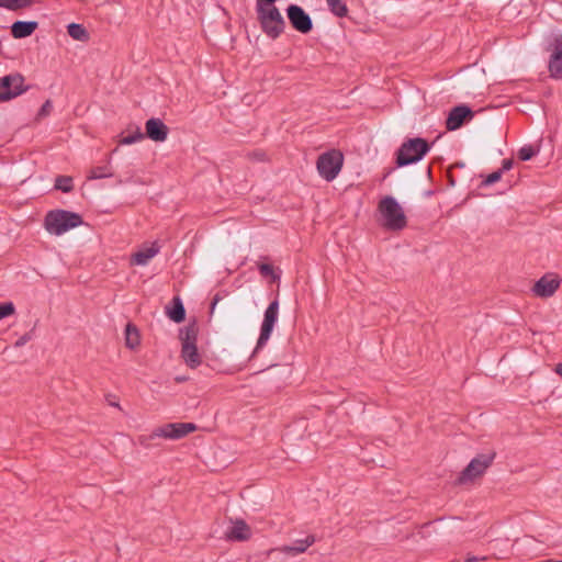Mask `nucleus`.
Returning <instances> with one entry per match:
<instances>
[{
  "label": "nucleus",
  "instance_id": "obj_4",
  "mask_svg": "<svg viewBox=\"0 0 562 562\" xmlns=\"http://www.w3.org/2000/svg\"><path fill=\"white\" fill-rule=\"evenodd\" d=\"M379 212L383 218V226L389 231H401L407 224L402 206L393 196H385L379 202Z\"/></svg>",
  "mask_w": 562,
  "mask_h": 562
},
{
  "label": "nucleus",
  "instance_id": "obj_10",
  "mask_svg": "<svg viewBox=\"0 0 562 562\" xmlns=\"http://www.w3.org/2000/svg\"><path fill=\"white\" fill-rule=\"evenodd\" d=\"M193 423H169L154 429V436L169 440H179L196 430Z\"/></svg>",
  "mask_w": 562,
  "mask_h": 562
},
{
  "label": "nucleus",
  "instance_id": "obj_20",
  "mask_svg": "<svg viewBox=\"0 0 562 562\" xmlns=\"http://www.w3.org/2000/svg\"><path fill=\"white\" fill-rule=\"evenodd\" d=\"M168 317L175 323H181L186 318V308L179 296L172 299V307L167 310Z\"/></svg>",
  "mask_w": 562,
  "mask_h": 562
},
{
  "label": "nucleus",
  "instance_id": "obj_16",
  "mask_svg": "<svg viewBox=\"0 0 562 562\" xmlns=\"http://www.w3.org/2000/svg\"><path fill=\"white\" fill-rule=\"evenodd\" d=\"M251 536L249 526L241 519L236 520L227 530L226 537L233 541H245Z\"/></svg>",
  "mask_w": 562,
  "mask_h": 562
},
{
  "label": "nucleus",
  "instance_id": "obj_5",
  "mask_svg": "<svg viewBox=\"0 0 562 562\" xmlns=\"http://www.w3.org/2000/svg\"><path fill=\"white\" fill-rule=\"evenodd\" d=\"M198 329L195 325H189L180 330L179 338L181 340V358L184 363L191 368H198L201 362V356L196 347Z\"/></svg>",
  "mask_w": 562,
  "mask_h": 562
},
{
  "label": "nucleus",
  "instance_id": "obj_18",
  "mask_svg": "<svg viewBox=\"0 0 562 562\" xmlns=\"http://www.w3.org/2000/svg\"><path fill=\"white\" fill-rule=\"evenodd\" d=\"M548 68L553 79H562V43L555 46L550 56Z\"/></svg>",
  "mask_w": 562,
  "mask_h": 562
},
{
  "label": "nucleus",
  "instance_id": "obj_37",
  "mask_svg": "<svg viewBox=\"0 0 562 562\" xmlns=\"http://www.w3.org/2000/svg\"><path fill=\"white\" fill-rule=\"evenodd\" d=\"M222 300V296L220 293H216L212 300L211 307H210V314L212 315L216 304Z\"/></svg>",
  "mask_w": 562,
  "mask_h": 562
},
{
  "label": "nucleus",
  "instance_id": "obj_21",
  "mask_svg": "<svg viewBox=\"0 0 562 562\" xmlns=\"http://www.w3.org/2000/svg\"><path fill=\"white\" fill-rule=\"evenodd\" d=\"M140 342V339H139V333H138V329L137 327L132 324V323H128L126 326H125V345L127 348L130 349H135Z\"/></svg>",
  "mask_w": 562,
  "mask_h": 562
},
{
  "label": "nucleus",
  "instance_id": "obj_11",
  "mask_svg": "<svg viewBox=\"0 0 562 562\" xmlns=\"http://www.w3.org/2000/svg\"><path fill=\"white\" fill-rule=\"evenodd\" d=\"M288 19L294 30L302 34H307L313 29L311 16L297 4H290L286 8Z\"/></svg>",
  "mask_w": 562,
  "mask_h": 562
},
{
  "label": "nucleus",
  "instance_id": "obj_38",
  "mask_svg": "<svg viewBox=\"0 0 562 562\" xmlns=\"http://www.w3.org/2000/svg\"><path fill=\"white\" fill-rule=\"evenodd\" d=\"M277 0H257V4L261 5H272Z\"/></svg>",
  "mask_w": 562,
  "mask_h": 562
},
{
  "label": "nucleus",
  "instance_id": "obj_32",
  "mask_svg": "<svg viewBox=\"0 0 562 562\" xmlns=\"http://www.w3.org/2000/svg\"><path fill=\"white\" fill-rule=\"evenodd\" d=\"M155 438H159L158 436H154V431L150 434V435H140L138 437V443L145 448V449H150L153 447L151 445V440L155 439Z\"/></svg>",
  "mask_w": 562,
  "mask_h": 562
},
{
  "label": "nucleus",
  "instance_id": "obj_25",
  "mask_svg": "<svg viewBox=\"0 0 562 562\" xmlns=\"http://www.w3.org/2000/svg\"><path fill=\"white\" fill-rule=\"evenodd\" d=\"M55 189L68 193L72 190V178L68 176H58L55 180Z\"/></svg>",
  "mask_w": 562,
  "mask_h": 562
},
{
  "label": "nucleus",
  "instance_id": "obj_42",
  "mask_svg": "<svg viewBox=\"0 0 562 562\" xmlns=\"http://www.w3.org/2000/svg\"><path fill=\"white\" fill-rule=\"evenodd\" d=\"M548 562H562V561H553V560H550V561H548Z\"/></svg>",
  "mask_w": 562,
  "mask_h": 562
},
{
  "label": "nucleus",
  "instance_id": "obj_2",
  "mask_svg": "<svg viewBox=\"0 0 562 562\" xmlns=\"http://www.w3.org/2000/svg\"><path fill=\"white\" fill-rule=\"evenodd\" d=\"M256 12L261 29L268 37L276 40L283 33L285 21L274 4H256Z\"/></svg>",
  "mask_w": 562,
  "mask_h": 562
},
{
  "label": "nucleus",
  "instance_id": "obj_9",
  "mask_svg": "<svg viewBox=\"0 0 562 562\" xmlns=\"http://www.w3.org/2000/svg\"><path fill=\"white\" fill-rule=\"evenodd\" d=\"M24 77L19 74H10L0 78V102L9 101L27 90L23 86Z\"/></svg>",
  "mask_w": 562,
  "mask_h": 562
},
{
  "label": "nucleus",
  "instance_id": "obj_8",
  "mask_svg": "<svg viewBox=\"0 0 562 562\" xmlns=\"http://www.w3.org/2000/svg\"><path fill=\"white\" fill-rule=\"evenodd\" d=\"M278 315H279V301L273 300L265 311L263 321H262V324L260 327V334H259L254 353L258 352L260 349H262L267 345V342L270 339V336L272 334V330L274 328V325L278 322Z\"/></svg>",
  "mask_w": 562,
  "mask_h": 562
},
{
  "label": "nucleus",
  "instance_id": "obj_41",
  "mask_svg": "<svg viewBox=\"0 0 562 562\" xmlns=\"http://www.w3.org/2000/svg\"><path fill=\"white\" fill-rule=\"evenodd\" d=\"M178 382H181V381H184V378L183 376H180V378H177L176 379Z\"/></svg>",
  "mask_w": 562,
  "mask_h": 562
},
{
  "label": "nucleus",
  "instance_id": "obj_12",
  "mask_svg": "<svg viewBox=\"0 0 562 562\" xmlns=\"http://www.w3.org/2000/svg\"><path fill=\"white\" fill-rule=\"evenodd\" d=\"M474 117L472 109L465 104H460L452 108L446 120V128L448 131H456L460 128L464 122Z\"/></svg>",
  "mask_w": 562,
  "mask_h": 562
},
{
  "label": "nucleus",
  "instance_id": "obj_15",
  "mask_svg": "<svg viewBox=\"0 0 562 562\" xmlns=\"http://www.w3.org/2000/svg\"><path fill=\"white\" fill-rule=\"evenodd\" d=\"M160 251V246L154 241L149 247L139 249L132 256V263L137 266H146Z\"/></svg>",
  "mask_w": 562,
  "mask_h": 562
},
{
  "label": "nucleus",
  "instance_id": "obj_35",
  "mask_svg": "<svg viewBox=\"0 0 562 562\" xmlns=\"http://www.w3.org/2000/svg\"><path fill=\"white\" fill-rule=\"evenodd\" d=\"M31 339V335L30 334H25L23 336H21L16 342H15V347H22L24 346L29 340Z\"/></svg>",
  "mask_w": 562,
  "mask_h": 562
},
{
  "label": "nucleus",
  "instance_id": "obj_27",
  "mask_svg": "<svg viewBox=\"0 0 562 562\" xmlns=\"http://www.w3.org/2000/svg\"><path fill=\"white\" fill-rule=\"evenodd\" d=\"M112 177L109 166H98L90 170L89 179H103Z\"/></svg>",
  "mask_w": 562,
  "mask_h": 562
},
{
  "label": "nucleus",
  "instance_id": "obj_23",
  "mask_svg": "<svg viewBox=\"0 0 562 562\" xmlns=\"http://www.w3.org/2000/svg\"><path fill=\"white\" fill-rule=\"evenodd\" d=\"M33 0H0V7L10 11H19L33 4Z\"/></svg>",
  "mask_w": 562,
  "mask_h": 562
},
{
  "label": "nucleus",
  "instance_id": "obj_3",
  "mask_svg": "<svg viewBox=\"0 0 562 562\" xmlns=\"http://www.w3.org/2000/svg\"><path fill=\"white\" fill-rule=\"evenodd\" d=\"M430 150L428 142L422 137L408 138L396 153L397 167L416 164Z\"/></svg>",
  "mask_w": 562,
  "mask_h": 562
},
{
  "label": "nucleus",
  "instance_id": "obj_6",
  "mask_svg": "<svg viewBox=\"0 0 562 562\" xmlns=\"http://www.w3.org/2000/svg\"><path fill=\"white\" fill-rule=\"evenodd\" d=\"M344 164V156L339 150L331 149L323 153L316 162L319 176L326 181H333L340 172Z\"/></svg>",
  "mask_w": 562,
  "mask_h": 562
},
{
  "label": "nucleus",
  "instance_id": "obj_28",
  "mask_svg": "<svg viewBox=\"0 0 562 562\" xmlns=\"http://www.w3.org/2000/svg\"><path fill=\"white\" fill-rule=\"evenodd\" d=\"M538 150L535 149L532 145H525L518 150V158L522 161H528L536 156Z\"/></svg>",
  "mask_w": 562,
  "mask_h": 562
},
{
  "label": "nucleus",
  "instance_id": "obj_19",
  "mask_svg": "<svg viewBox=\"0 0 562 562\" xmlns=\"http://www.w3.org/2000/svg\"><path fill=\"white\" fill-rule=\"evenodd\" d=\"M315 542V537L310 535L304 539H296L289 546L282 548V552L291 555H297L306 551Z\"/></svg>",
  "mask_w": 562,
  "mask_h": 562
},
{
  "label": "nucleus",
  "instance_id": "obj_22",
  "mask_svg": "<svg viewBox=\"0 0 562 562\" xmlns=\"http://www.w3.org/2000/svg\"><path fill=\"white\" fill-rule=\"evenodd\" d=\"M67 32L70 37L76 41L87 42L89 40V33L83 25L79 23H70L67 26Z\"/></svg>",
  "mask_w": 562,
  "mask_h": 562
},
{
  "label": "nucleus",
  "instance_id": "obj_31",
  "mask_svg": "<svg viewBox=\"0 0 562 562\" xmlns=\"http://www.w3.org/2000/svg\"><path fill=\"white\" fill-rule=\"evenodd\" d=\"M259 272L263 277H271L272 279H277L278 277L274 274V269L270 263H260L258 266Z\"/></svg>",
  "mask_w": 562,
  "mask_h": 562
},
{
  "label": "nucleus",
  "instance_id": "obj_34",
  "mask_svg": "<svg viewBox=\"0 0 562 562\" xmlns=\"http://www.w3.org/2000/svg\"><path fill=\"white\" fill-rule=\"evenodd\" d=\"M249 158L256 161H265L266 160V153L262 150H254L249 153Z\"/></svg>",
  "mask_w": 562,
  "mask_h": 562
},
{
  "label": "nucleus",
  "instance_id": "obj_30",
  "mask_svg": "<svg viewBox=\"0 0 562 562\" xmlns=\"http://www.w3.org/2000/svg\"><path fill=\"white\" fill-rule=\"evenodd\" d=\"M503 175V170H496L492 173H490L483 181L482 186L487 187L491 184H494L495 182L499 181Z\"/></svg>",
  "mask_w": 562,
  "mask_h": 562
},
{
  "label": "nucleus",
  "instance_id": "obj_36",
  "mask_svg": "<svg viewBox=\"0 0 562 562\" xmlns=\"http://www.w3.org/2000/svg\"><path fill=\"white\" fill-rule=\"evenodd\" d=\"M513 167V160L512 159H503L502 161V168L499 170H503V173L505 171L510 170Z\"/></svg>",
  "mask_w": 562,
  "mask_h": 562
},
{
  "label": "nucleus",
  "instance_id": "obj_39",
  "mask_svg": "<svg viewBox=\"0 0 562 562\" xmlns=\"http://www.w3.org/2000/svg\"><path fill=\"white\" fill-rule=\"evenodd\" d=\"M555 373L562 378V362L558 363L554 369Z\"/></svg>",
  "mask_w": 562,
  "mask_h": 562
},
{
  "label": "nucleus",
  "instance_id": "obj_17",
  "mask_svg": "<svg viewBox=\"0 0 562 562\" xmlns=\"http://www.w3.org/2000/svg\"><path fill=\"white\" fill-rule=\"evenodd\" d=\"M37 27L36 21H15L11 25V34L14 38H25L31 36Z\"/></svg>",
  "mask_w": 562,
  "mask_h": 562
},
{
  "label": "nucleus",
  "instance_id": "obj_40",
  "mask_svg": "<svg viewBox=\"0 0 562 562\" xmlns=\"http://www.w3.org/2000/svg\"><path fill=\"white\" fill-rule=\"evenodd\" d=\"M467 561H468V562L479 561V559H477V558H475V557H472V558H468V559H467Z\"/></svg>",
  "mask_w": 562,
  "mask_h": 562
},
{
  "label": "nucleus",
  "instance_id": "obj_29",
  "mask_svg": "<svg viewBox=\"0 0 562 562\" xmlns=\"http://www.w3.org/2000/svg\"><path fill=\"white\" fill-rule=\"evenodd\" d=\"M15 312V306L12 302H5L0 304V321L13 315Z\"/></svg>",
  "mask_w": 562,
  "mask_h": 562
},
{
  "label": "nucleus",
  "instance_id": "obj_24",
  "mask_svg": "<svg viewBox=\"0 0 562 562\" xmlns=\"http://www.w3.org/2000/svg\"><path fill=\"white\" fill-rule=\"evenodd\" d=\"M326 2H327V5H328L330 12L334 15H336L338 18H344L347 15L348 9H347L346 3L342 0H326Z\"/></svg>",
  "mask_w": 562,
  "mask_h": 562
},
{
  "label": "nucleus",
  "instance_id": "obj_13",
  "mask_svg": "<svg viewBox=\"0 0 562 562\" xmlns=\"http://www.w3.org/2000/svg\"><path fill=\"white\" fill-rule=\"evenodd\" d=\"M560 286V280L553 274H544L532 286V292L539 297H550Z\"/></svg>",
  "mask_w": 562,
  "mask_h": 562
},
{
  "label": "nucleus",
  "instance_id": "obj_7",
  "mask_svg": "<svg viewBox=\"0 0 562 562\" xmlns=\"http://www.w3.org/2000/svg\"><path fill=\"white\" fill-rule=\"evenodd\" d=\"M496 457L494 451L482 453L473 458L470 463L463 469L458 477L460 484L473 481L475 477L481 476L487 468H490Z\"/></svg>",
  "mask_w": 562,
  "mask_h": 562
},
{
  "label": "nucleus",
  "instance_id": "obj_33",
  "mask_svg": "<svg viewBox=\"0 0 562 562\" xmlns=\"http://www.w3.org/2000/svg\"><path fill=\"white\" fill-rule=\"evenodd\" d=\"M53 110V103L50 100H46L43 105L41 106L40 111H38V116L40 117H44V116H47L50 114Z\"/></svg>",
  "mask_w": 562,
  "mask_h": 562
},
{
  "label": "nucleus",
  "instance_id": "obj_26",
  "mask_svg": "<svg viewBox=\"0 0 562 562\" xmlns=\"http://www.w3.org/2000/svg\"><path fill=\"white\" fill-rule=\"evenodd\" d=\"M144 138H145V134L140 131L139 127H136L134 133L122 137V139L120 140V144L121 145H132V144L143 140Z\"/></svg>",
  "mask_w": 562,
  "mask_h": 562
},
{
  "label": "nucleus",
  "instance_id": "obj_14",
  "mask_svg": "<svg viewBox=\"0 0 562 562\" xmlns=\"http://www.w3.org/2000/svg\"><path fill=\"white\" fill-rule=\"evenodd\" d=\"M145 137H148L154 142H165L169 133L168 126L157 117L147 120L145 123Z\"/></svg>",
  "mask_w": 562,
  "mask_h": 562
},
{
  "label": "nucleus",
  "instance_id": "obj_1",
  "mask_svg": "<svg viewBox=\"0 0 562 562\" xmlns=\"http://www.w3.org/2000/svg\"><path fill=\"white\" fill-rule=\"evenodd\" d=\"M82 223L83 221L80 214L66 210L49 211L44 220L45 229L56 236H60L80 226Z\"/></svg>",
  "mask_w": 562,
  "mask_h": 562
}]
</instances>
